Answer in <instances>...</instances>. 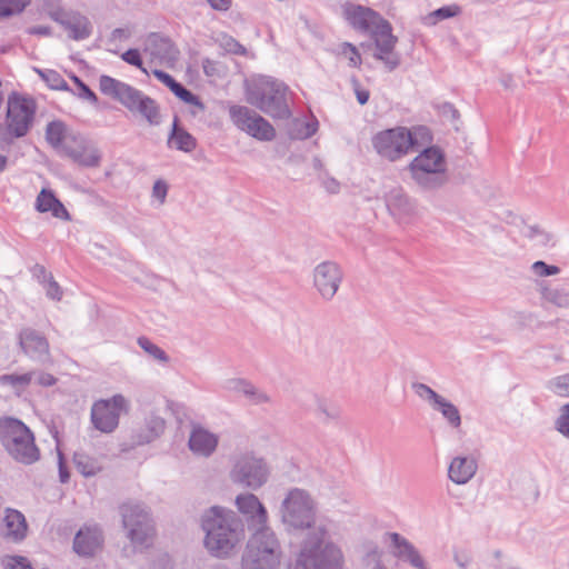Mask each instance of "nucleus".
<instances>
[{
	"label": "nucleus",
	"instance_id": "obj_1",
	"mask_svg": "<svg viewBox=\"0 0 569 569\" xmlns=\"http://www.w3.org/2000/svg\"><path fill=\"white\" fill-rule=\"evenodd\" d=\"M202 529L206 548L219 558L230 556L246 537L242 520L233 511L217 506L202 516Z\"/></svg>",
	"mask_w": 569,
	"mask_h": 569
},
{
	"label": "nucleus",
	"instance_id": "obj_2",
	"mask_svg": "<svg viewBox=\"0 0 569 569\" xmlns=\"http://www.w3.org/2000/svg\"><path fill=\"white\" fill-rule=\"evenodd\" d=\"M343 555L328 540L323 526L310 530L301 542L293 569H342Z\"/></svg>",
	"mask_w": 569,
	"mask_h": 569
},
{
	"label": "nucleus",
	"instance_id": "obj_3",
	"mask_svg": "<svg viewBox=\"0 0 569 569\" xmlns=\"http://www.w3.org/2000/svg\"><path fill=\"white\" fill-rule=\"evenodd\" d=\"M413 183L422 191H436L449 181L445 152L436 146L423 148L408 164Z\"/></svg>",
	"mask_w": 569,
	"mask_h": 569
},
{
	"label": "nucleus",
	"instance_id": "obj_4",
	"mask_svg": "<svg viewBox=\"0 0 569 569\" xmlns=\"http://www.w3.org/2000/svg\"><path fill=\"white\" fill-rule=\"evenodd\" d=\"M286 91L287 87L282 82L260 77L247 84L246 100L272 118L286 119L290 117Z\"/></svg>",
	"mask_w": 569,
	"mask_h": 569
},
{
	"label": "nucleus",
	"instance_id": "obj_5",
	"mask_svg": "<svg viewBox=\"0 0 569 569\" xmlns=\"http://www.w3.org/2000/svg\"><path fill=\"white\" fill-rule=\"evenodd\" d=\"M99 88L103 94L118 100L129 111L141 114L150 124H159L157 102L140 90L109 76L100 77Z\"/></svg>",
	"mask_w": 569,
	"mask_h": 569
},
{
	"label": "nucleus",
	"instance_id": "obj_6",
	"mask_svg": "<svg viewBox=\"0 0 569 569\" xmlns=\"http://www.w3.org/2000/svg\"><path fill=\"white\" fill-rule=\"evenodd\" d=\"M0 442L10 457L20 463L31 465L40 458L33 433L16 418H0Z\"/></svg>",
	"mask_w": 569,
	"mask_h": 569
},
{
	"label": "nucleus",
	"instance_id": "obj_7",
	"mask_svg": "<svg viewBox=\"0 0 569 569\" xmlns=\"http://www.w3.org/2000/svg\"><path fill=\"white\" fill-rule=\"evenodd\" d=\"M282 551L270 528L256 530L247 543L241 569H279Z\"/></svg>",
	"mask_w": 569,
	"mask_h": 569
},
{
	"label": "nucleus",
	"instance_id": "obj_8",
	"mask_svg": "<svg viewBox=\"0 0 569 569\" xmlns=\"http://www.w3.org/2000/svg\"><path fill=\"white\" fill-rule=\"evenodd\" d=\"M281 521L289 529H309L316 526L315 502L310 495L299 488L291 489L283 499L281 507Z\"/></svg>",
	"mask_w": 569,
	"mask_h": 569
},
{
	"label": "nucleus",
	"instance_id": "obj_9",
	"mask_svg": "<svg viewBox=\"0 0 569 569\" xmlns=\"http://www.w3.org/2000/svg\"><path fill=\"white\" fill-rule=\"evenodd\" d=\"M267 461L253 452H242L234 457L230 479L242 487L257 490L269 479Z\"/></svg>",
	"mask_w": 569,
	"mask_h": 569
},
{
	"label": "nucleus",
	"instance_id": "obj_10",
	"mask_svg": "<svg viewBox=\"0 0 569 569\" xmlns=\"http://www.w3.org/2000/svg\"><path fill=\"white\" fill-rule=\"evenodd\" d=\"M129 411V402L122 395L96 401L91 408V422L101 432L110 433L119 425L121 412Z\"/></svg>",
	"mask_w": 569,
	"mask_h": 569
},
{
	"label": "nucleus",
	"instance_id": "obj_11",
	"mask_svg": "<svg viewBox=\"0 0 569 569\" xmlns=\"http://www.w3.org/2000/svg\"><path fill=\"white\" fill-rule=\"evenodd\" d=\"M376 151L383 158L396 161L409 153L412 149V140L409 129L398 127L377 133L372 140Z\"/></svg>",
	"mask_w": 569,
	"mask_h": 569
},
{
	"label": "nucleus",
	"instance_id": "obj_12",
	"mask_svg": "<svg viewBox=\"0 0 569 569\" xmlns=\"http://www.w3.org/2000/svg\"><path fill=\"white\" fill-rule=\"evenodd\" d=\"M376 52L373 57L385 63L388 71H393L400 64V56L395 52L398 38L392 34V27L383 19L371 32Z\"/></svg>",
	"mask_w": 569,
	"mask_h": 569
},
{
	"label": "nucleus",
	"instance_id": "obj_13",
	"mask_svg": "<svg viewBox=\"0 0 569 569\" xmlns=\"http://www.w3.org/2000/svg\"><path fill=\"white\" fill-rule=\"evenodd\" d=\"M343 279L341 267L331 260L318 263L312 271L313 287L325 301H331Z\"/></svg>",
	"mask_w": 569,
	"mask_h": 569
},
{
	"label": "nucleus",
	"instance_id": "obj_14",
	"mask_svg": "<svg viewBox=\"0 0 569 569\" xmlns=\"http://www.w3.org/2000/svg\"><path fill=\"white\" fill-rule=\"evenodd\" d=\"M34 101L18 96L9 98L7 123L9 131L17 138L23 137L33 120Z\"/></svg>",
	"mask_w": 569,
	"mask_h": 569
},
{
	"label": "nucleus",
	"instance_id": "obj_15",
	"mask_svg": "<svg viewBox=\"0 0 569 569\" xmlns=\"http://www.w3.org/2000/svg\"><path fill=\"white\" fill-rule=\"evenodd\" d=\"M62 153L87 168H97L101 162V152L97 146L80 136L67 139L62 146Z\"/></svg>",
	"mask_w": 569,
	"mask_h": 569
},
{
	"label": "nucleus",
	"instance_id": "obj_16",
	"mask_svg": "<svg viewBox=\"0 0 569 569\" xmlns=\"http://www.w3.org/2000/svg\"><path fill=\"white\" fill-rule=\"evenodd\" d=\"M385 202L389 213L399 222H410L418 213L416 201L401 187L390 189Z\"/></svg>",
	"mask_w": 569,
	"mask_h": 569
},
{
	"label": "nucleus",
	"instance_id": "obj_17",
	"mask_svg": "<svg viewBox=\"0 0 569 569\" xmlns=\"http://www.w3.org/2000/svg\"><path fill=\"white\" fill-rule=\"evenodd\" d=\"M342 12L349 24L361 32L370 33L383 20L378 12L360 4L346 3Z\"/></svg>",
	"mask_w": 569,
	"mask_h": 569
},
{
	"label": "nucleus",
	"instance_id": "obj_18",
	"mask_svg": "<svg viewBox=\"0 0 569 569\" xmlns=\"http://www.w3.org/2000/svg\"><path fill=\"white\" fill-rule=\"evenodd\" d=\"M236 506L239 512L247 517L250 525L257 527V530L269 528L267 526L268 512L257 496L249 492L241 493L236 498Z\"/></svg>",
	"mask_w": 569,
	"mask_h": 569
},
{
	"label": "nucleus",
	"instance_id": "obj_19",
	"mask_svg": "<svg viewBox=\"0 0 569 569\" xmlns=\"http://www.w3.org/2000/svg\"><path fill=\"white\" fill-rule=\"evenodd\" d=\"M164 429V419L157 415L156 411H151L146 417L144 423L132 432V446H144L154 441L163 433Z\"/></svg>",
	"mask_w": 569,
	"mask_h": 569
},
{
	"label": "nucleus",
	"instance_id": "obj_20",
	"mask_svg": "<svg viewBox=\"0 0 569 569\" xmlns=\"http://www.w3.org/2000/svg\"><path fill=\"white\" fill-rule=\"evenodd\" d=\"M103 543L102 531L97 527L80 529L73 539V550L82 557H91L101 549Z\"/></svg>",
	"mask_w": 569,
	"mask_h": 569
},
{
	"label": "nucleus",
	"instance_id": "obj_21",
	"mask_svg": "<svg viewBox=\"0 0 569 569\" xmlns=\"http://www.w3.org/2000/svg\"><path fill=\"white\" fill-rule=\"evenodd\" d=\"M393 547V556L398 559L409 562L416 569H428L419 550L405 537L398 532L389 533Z\"/></svg>",
	"mask_w": 569,
	"mask_h": 569
},
{
	"label": "nucleus",
	"instance_id": "obj_22",
	"mask_svg": "<svg viewBox=\"0 0 569 569\" xmlns=\"http://www.w3.org/2000/svg\"><path fill=\"white\" fill-rule=\"evenodd\" d=\"M144 51L161 63L174 62L178 59V50L173 43L158 33H151L147 38Z\"/></svg>",
	"mask_w": 569,
	"mask_h": 569
},
{
	"label": "nucleus",
	"instance_id": "obj_23",
	"mask_svg": "<svg viewBox=\"0 0 569 569\" xmlns=\"http://www.w3.org/2000/svg\"><path fill=\"white\" fill-rule=\"evenodd\" d=\"M124 530L126 537L130 540L134 549L142 550L152 543L154 525L151 516L126 527Z\"/></svg>",
	"mask_w": 569,
	"mask_h": 569
},
{
	"label": "nucleus",
	"instance_id": "obj_24",
	"mask_svg": "<svg viewBox=\"0 0 569 569\" xmlns=\"http://www.w3.org/2000/svg\"><path fill=\"white\" fill-rule=\"evenodd\" d=\"M20 345L23 351L33 359L44 361L49 357L47 339L32 329H26L20 333Z\"/></svg>",
	"mask_w": 569,
	"mask_h": 569
},
{
	"label": "nucleus",
	"instance_id": "obj_25",
	"mask_svg": "<svg viewBox=\"0 0 569 569\" xmlns=\"http://www.w3.org/2000/svg\"><path fill=\"white\" fill-rule=\"evenodd\" d=\"M28 525L24 516L11 508L6 509L3 518V537L13 542H20L27 537Z\"/></svg>",
	"mask_w": 569,
	"mask_h": 569
},
{
	"label": "nucleus",
	"instance_id": "obj_26",
	"mask_svg": "<svg viewBox=\"0 0 569 569\" xmlns=\"http://www.w3.org/2000/svg\"><path fill=\"white\" fill-rule=\"evenodd\" d=\"M477 471V462L471 457H456L449 465L448 477L457 485L467 483Z\"/></svg>",
	"mask_w": 569,
	"mask_h": 569
},
{
	"label": "nucleus",
	"instance_id": "obj_27",
	"mask_svg": "<svg viewBox=\"0 0 569 569\" xmlns=\"http://www.w3.org/2000/svg\"><path fill=\"white\" fill-rule=\"evenodd\" d=\"M217 445L218 437L203 428H194L189 438L190 450L203 457H209Z\"/></svg>",
	"mask_w": 569,
	"mask_h": 569
},
{
	"label": "nucleus",
	"instance_id": "obj_28",
	"mask_svg": "<svg viewBox=\"0 0 569 569\" xmlns=\"http://www.w3.org/2000/svg\"><path fill=\"white\" fill-rule=\"evenodd\" d=\"M36 209L39 212H51L53 217L70 220V214L61 201L54 196L53 191L43 188L36 200Z\"/></svg>",
	"mask_w": 569,
	"mask_h": 569
},
{
	"label": "nucleus",
	"instance_id": "obj_29",
	"mask_svg": "<svg viewBox=\"0 0 569 569\" xmlns=\"http://www.w3.org/2000/svg\"><path fill=\"white\" fill-rule=\"evenodd\" d=\"M119 513L123 528L151 516L150 510L142 502L131 500L120 505Z\"/></svg>",
	"mask_w": 569,
	"mask_h": 569
},
{
	"label": "nucleus",
	"instance_id": "obj_30",
	"mask_svg": "<svg viewBox=\"0 0 569 569\" xmlns=\"http://www.w3.org/2000/svg\"><path fill=\"white\" fill-rule=\"evenodd\" d=\"M178 121L179 120L176 117L168 139V144L177 150L191 152L197 147V140L183 128H180Z\"/></svg>",
	"mask_w": 569,
	"mask_h": 569
},
{
	"label": "nucleus",
	"instance_id": "obj_31",
	"mask_svg": "<svg viewBox=\"0 0 569 569\" xmlns=\"http://www.w3.org/2000/svg\"><path fill=\"white\" fill-rule=\"evenodd\" d=\"M229 114L234 126L246 133H248V127L254 126L256 120L262 118L256 111L244 106H231Z\"/></svg>",
	"mask_w": 569,
	"mask_h": 569
},
{
	"label": "nucleus",
	"instance_id": "obj_32",
	"mask_svg": "<svg viewBox=\"0 0 569 569\" xmlns=\"http://www.w3.org/2000/svg\"><path fill=\"white\" fill-rule=\"evenodd\" d=\"M62 23L66 26L69 37L74 40H83L91 34V24L83 16H71L67 20L62 21Z\"/></svg>",
	"mask_w": 569,
	"mask_h": 569
},
{
	"label": "nucleus",
	"instance_id": "obj_33",
	"mask_svg": "<svg viewBox=\"0 0 569 569\" xmlns=\"http://www.w3.org/2000/svg\"><path fill=\"white\" fill-rule=\"evenodd\" d=\"M543 301L561 309H569V289L543 286L540 290Z\"/></svg>",
	"mask_w": 569,
	"mask_h": 569
},
{
	"label": "nucleus",
	"instance_id": "obj_34",
	"mask_svg": "<svg viewBox=\"0 0 569 569\" xmlns=\"http://www.w3.org/2000/svg\"><path fill=\"white\" fill-rule=\"evenodd\" d=\"M432 409L440 412L452 429H459L461 427L462 421L459 409L445 397H441Z\"/></svg>",
	"mask_w": 569,
	"mask_h": 569
},
{
	"label": "nucleus",
	"instance_id": "obj_35",
	"mask_svg": "<svg viewBox=\"0 0 569 569\" xmlns=\"http://www.w3.org/2000/svg\"><path fill=\"white\" fill-rule=\"evenodd\" d=\"M316 405V413L326 423L338 421L341 417V410L338 406L331 403L325 397L317 393L313 395Z\"/></svg>",
	"mask_w": 569,
	"mask_h": 569
},
{
	"label": "nucleus",
	"instance_id": "obj_36",
	"mask_svg": "<svg viewBox=\"0 0 569 569\" xmlns=\"http://www.w3.org/2000/svg\"><path fill=\"white\" fill-rule=\"evenodd\" d=\"M47 141L54 148L62 152L64 141L72 136L67 134L66 126L61 121H51L46 130Z\"/></svg>",
	"mask_w": 569,
	"mask_h": 569
},
{
	"label": "nucleus",
	"instance_id": "obj_37",
	"mask_svg": "<svg viewBox=\"0 0 569 569\" xmlns=\"http://www.w3.org/2000/svg\"><path fill=\"white\" fill-rule=\"evenodd\" d=\"M73 462L77 470L84 477L96 476L102 469L98 459L90 457L84 452H76L73 456Z\"/></svg>",
	"mask_w": 569,
	"mask_h": 569
},
{
	"label": "nucleus",
	"instance_id": "obj_38",
	"mask_svg": "<svg viewBox=\"0 0 569 569\" xmlns=\"http://www.w3.org/2000/svg\"><path fill=\"white\" fill-rule=\"evenodd\" d=\"M248 134L260 141H271L276 137L274 128L263 117L256 120L254 126L248 127Z\"/></svg>",
	"mask_w": 569,
	"mask_h": 569
},
{
	"label": "nucleus",
	"instance_id": "obj_39",
	"mask_svg": "<svg viewBox=\"0 0 569 569\" xmlns=\"http://www.w3.org/2000/svg\"><path fill=\"white\" fill-rule=\"evenodd\" d=\"M33 376L34 372L2 375L0 376V385L10 386L19 395L30 385Z\"/></svg>",
	"mask_w": 569,
	"mask_h": 569
},
{
	"label": "nucleus",
	"instance_id": "obj_40",
	"mask_svg": "<svg viewBox=\"0 0 569 569\" xmlns=\"http://www.w3.org/2000/svg\"><path fill=\"white\" fill-rule=\"evenodd\" d=\"M409 132L412 140L411 151H420V149L427 148L426 146L432 140L430 131L426 127H416Z\"/></svg>",
	"mask_w": 569,
	"mask_h": 569
},
{
	"label": "nucleus",
	"instance_id": "obj_41",
	"mask_svg": "<svg viewBox=\"0 0 569 569\" xmlns=\"http://www.w3.org/2000/svg\"><path fill=\"white\" fill-rule=\"evenodd\" d=\"M36 72L46 81V83L54 90H67L68 83L64 81V79L54 70H41V69H34Z\"/></svg>",
	"mask_w": 569,
	"mask_h": 569
},
{
	"label": "nucleus",
	"instance_id": "obj_42",
	"mask_svg": "<svg viewBox=\"0 0 569 569\" xmlns=\"http://www.w3.org/2000/svg\"><path fill=\"white\" fill-rule=\"evenodd\" d=\"M412 390L422 400L427 401L431 408L439 401V399L442 397L441 395L437 393L432 388H430L428 385L422 382H413L411 385Z\"/></svg>",
	"mask_w": 569,
	"mask_h": 569
},
{
	"label": "nucleus",
	"instance_id": "obj_43",
	"mask_svg": "<svg viewBox=\"0 0 569 569\" xmlns=\"http://www.w3.org/2000/svg\"><path fill=\"white\" fill-rule=\"evenodd\" d=\"M547 388L557 396L569 397V372L550 379Z\"/></svg>",
	"mask_w": 569,
	"mask_h": 569
},
{
	"label": "nucleus",
	"instance_id": "obj_44",
	"mask_svg": "<svg viewBox=\"0 0 569 569\" xmlns=\"http://www.w3.org/2000/svg\"><path fill=\"white\" fill-rule=\"evenodd\" d=\"M171 91L183 102L197 107L200 111L204 110V104L200 101V99L186 87H183L180 82H177Z\"/></svg>",
	"mask_w": 569,
	"mask_h": 569
},
{
	"label": "nucleus",
	"instance_id": "obj_45",
	"mask_svg": "<svg viewBox=\"0 0 569 569\" xmlns=\"http://www.w3.org/2000/svg\"><path fill=\"white\" fill-rule=\"evenodd\" d=\"M138 345L140 346L141 349H143L144 352H147L153 359L163 363L168 362L169 358L167 353L160 347L151 342L148 338H138Z\"/></svg>",
	"mask_w": 569,
	"mask_h": 569
},
{
	"label": "nucleus",
	"instance_id": "obj_46",
	"mask_svg": "<svg viewBox=\"0 0 569 569\" xmlns=\"http://www.w3.org/2000/svg\"><path fill=\"white\" fill-rule=\"evenodd\" d=\"M30 0H0V18L20 13Z\"/></svg>",
	"mask_w": 569,
	"mask_h": 569
},
{
	"label": "nucleus",
	"instance_id": "obj_47",
	"mask_svg": "<svg viewBox=\"0 0 569 569\" xmlns=\"http://www.w3.org/2000/svg\"><path fill=\"white\" fill-rule=\"evenodd\" d=\"M253 405H266L271 402V397L263 390L257 388L252 382L243 395Z\"/></svg>",
	"mask_w": 569,
	"mask_h": 569
},
{
	"label": "nucleus",
	"instance_id": "obj_48",
	"mask_svg": "<svg viewBox=\"0 0 569 569\" xmlns=\"http://www.w3.org/2000/svg\"><path fill=\"white\" fill-rule=\"evenodd\" d=\"M340 53L349 60L350 67H359L361 64V56L352 43L343 42L340 44Z\"/></svg>",
	"mask_w": 569,
	"mask_h": 569
},
{
	"label": "nucleus",
	"instance_id": "obj_49",
	"mask_svg": "<svg viewBox=\"0 0 569 569\" xmlns=\"http://www.w3.org/2000/svg\"><path fill=\"white\" fill-rule=\"evenodd\" d=\"M460 9L458 6H447L435 10L430 13L427 20H431V24H435L439 20L452 18L459 13Z\"/></svg>",
	"mask_w": 569,
	"mask_h": 569
},
{
	"label": "nucleus",
	"instance_id": "obj_50",
	"mask_svg": "<svg viewBox=\"0 0 569 569\" xmlns=\"http://www.w3.org/2000/svg\"><path fill=\"white\" fill-rule=\"evenodd\" d=\"M556 429L566 438H569V403L560 408V415L556 420Z\"/></svg>",
	"mask_w": 569,
	"mask_h": 569
},
{
	"label": "nucleus",
	"instance_id": "obj_51",
	"mask_svg": "<svg viewBox=\"0 0 569 569\" xmlns=\"http://www.w3.org/2000/svg\"><path fill=\"white\" fill-rule=\"evenodd\" d=\"M251 382L243 378H231L227 379L223 383V389L230 392H238L244 395V390L248 389Z\"/></svg>",
	"mask_w": 569,
	"mask_h": 569
},
{
	"label": "nucleus",
	"instance_id": "obj_52",
	"mask_svg": "<svg viewBox=\"0 0 569 569\" xmlns=\"http://www.w3.org/2000/svg\"><path fill=\"white\" fill-rule=\"evenodd\" d=\"M531 269H532L533 273L539 277L555 276L560 272L559 267L552 266V264H547L545 261H541V260L533 262V264L531 266Z\"/></svg>",
	"mask_w": 569,
	"mask_h": 569
},
{
	"label": "nucleus",
	"instance_id": "obj_53",
	"mask_svg": "<svg viewBox=\"0 0 569 569\" xmlns=\"http://www.w3.org/2000/svg\"><path fill=\"white\" fill-rule=\"evenodd\" d=\"M121 59L127 63L139 68L142 72L148 73L147 69L142 66V59L139 50L129 49L121 54Z\"/></svg>",
	"mask_w": 569,
	"mask_h": 569
},
{
	"label": "nucleus",
	"instance_id": "obj_54",
	"mask_svg": "<svg viewBox=\"0 0 569 569\" xmlns=\"http://www.w3.org/2000/svg\"><path fill=\"white\" fill-rule=\"evenodd\" d=\"M6 569H32L27 558L21 556L8 557L4 560Z\"/></svg>",
	"mask_w": 569,
	"mask_h": 569
},
{
	"label": "nucleus",
	"instance_id": "obj_55",
	"mask_svg": "<svg viewBox=\"0 0 569 569\" xmlns=\"http://www.w3.org/2000/svg\"><path fill=\"white\" fill-rule=\"evenodd\" d=\"M222 47L226 51L233 54L244 56L247 53V49L232 37H226L222 41Z\"/></svg>",
	"mask_w": 569,
	"mask_h": 569
},
{
	"label": "nucleus",
	"instance_id": "obj_56",
	"mask_svg": "<svg viewBox=\"0 0 569 569\" xmlns=\"http://www.w3.org/2000/svg\"><path fill=\"white\" fill-rule=\"evenodd\" d=\"M168 193V184L166 181L159 179L152 187V197L156 198L160 204L164 203Z\"/></svg>",
	"mask_w": 569,
	"mask_h": 569
},
{
	"label": "nucleus",
	"instance_id": "obj_57",
	"mask_svg": "<svg viewBox=\"0 0 569 569\" xmlns=\"http://www.w3.org/2000/svg\"><path fill=\"white\" fill-rule=\"evenodd\" d=\"M44 283L47 296L53 300H60L62 297V290L57 281H54L53 277H49Z\"/></svg>",
	"mask_w": 569,
	"mask_h": 569
},
{
	"label": "nucleus",
	"instance_id": "obj_58",
	"mask_svg": "<svg viewBox=\"0 0 569 569\" xmlns=\"http://www.w3.org/2000/svg\"><path fill=\"white\" fill-rule=\"evenodd\" d=\"M351 84H352V88H353V91L356 93L358 102L361 106L366 104L368 102V100H369V97H370L369 91L366 90V89H362L360 87L359 80L357 78H355V77L351 79Z\"/></svg>",
	"mask_w": 569,
	"mask_h": 569
},
{
	"label": "nucleus",
	"instance_id": "obj_59",
	"mask_svg": "<svg viewBox=\"0 0 569 569\" xmlns=\"http://www.w3.org/2000/svg\"><path fill=\"white\" fill-rule=\"evenodd\" d=\"M153 76L160 80L163 84H166L170 90L173 88V86L178 82L176 81L169 73L154 69L152 71Z\"/></svg>",
	"mask_w": 569,
	"mask_h": 569
},
{
	"label": "nucleus",
	"instance_id": "obj_60",
	"mask_svg": "<svg viewBox=\"0 0 569 569\" xmlns=\"http://www.w3.org/2000/svg\"><path fill=\"white\" fill-rule=\"evenodd\" d=\"M453 560L460 569H467L471 563V557L465 551H455Z\"/></svg>",
	"mask_w": 569,
	"mask_h": 569
},
{
	"label": "nucleus",
	"instance_id": "obj_61",
	"mask_svg": "<svg viewBox=\"0 0 569 569\" xmlns=\"http://www.w3.org/2000/svg\"><path fill=\"white\" fill-rule=\"evenodd\" d=\"M441 114L451 121H457L460 117L459 111L451 103H443L441 106Z\"/></svg>",
	"mask_w": 569,
	"mask_h": 569
},
{
	"label": "nucleus",
	"instance_id": "obj_62",
	"mask_svg": "<svg viewBox=\"0 0 569 569\" xmlns=\"http://www.w3.org/2000/svg\"><path fill=\"white\" fill-rule=\"evenodd\" d=\"M78 94L80 98L89 100L92 103L98 101L96 93L86 83H80Z\"/></svg>",
	"mask_w": 569,
	"mask_h": 569
},
{
	"label": "nucleus",
	"instance_id": "obj_63",
	"mask_svg": "<svg viewBox=\"0 0 569 569\" xmlns=\"http://www.w3.org/2000/svg\"><path fill=\"white\" fill-rule=\"evenodd\" d=\"M58 458H59V478L62 483H66V482H68L70 475L67 470V467L63 462V456L60 451L58 452Z\"/></svg>",
	"mask_w": 569,
	"mask_h": 569
},
{
	"label": "nucleus",
	"instance_id": "obj_64",
	"mask_svg": "<svg viewBox=\"0 0 569 569\" xmlns=\"http://www.w3.org/2000/svg\"><path fill=\"white\" fill-rule=\"evenodd\" d=\"M33 377H37V382L41 386L49 387V386L54 385V382H56V378L49 373H43V372H40L37 375L34 373Z\"/></svg>",
	"mask_w": 569,
	"mask_h": 569
}]
</instances>
